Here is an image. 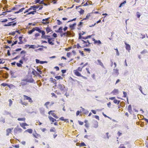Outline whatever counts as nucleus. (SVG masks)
Returning a JSON list of instances; mask_svg holds the SVG:
<instances>
[{"label": "nucleus", "instance_id": "20e7f679", "mask_svg": "<svg viewBox=\"0 0 148 148\" xmlns=\"http://www.w3.org/2000/svg\"><path fill=\"white\" fill-rule=\"evenodd\" d=\"M68 31H67L66 32H62L60 34V36L61 37H63L64 36H66V37H68L70 36V35L69 34V33L68 32Z\"/></svg>", "mask_w": 148, "mask_h": 148}, {"label": "nucleus", "instance_id": "e433bc0d", "mask_svg": "<svg viewBox=\"0 0 148 148\" xmlns=\"http://www.w3.org/2000/svg\"><path fill=\"white\" fill-rule=\"evenodd\" d=\"M10 73L11 75L12 76L11 77V78H15L16 77L15 76H13V74H14V72L12 71H10Z\"/></svg>", "mask_w": 148, "mask_h": 148}, {"label": "nucleus", "instance_id": "39448f33", "mask_svg": "<svg viewBox=\"0 0 148 148\" xmlns=\"http://www.w3.org/2000/svg\"><path fill=\"white\" fill-rule=\"evenodd\" d=\"M3 71L1 70L0 71V73L1 75H3V77L5 78V79L7 78L9 76V74H8L6 72V73H4L2 72V71Z\"/></svg>", "mask_w": 148, "mask_h": 148}, {"label": "nucleus", "instance_id": "4c0bfd02", "mask_svg": "<svg viewBox=\"0 0 148 148\" xmlns=\"http://www.w3.org/2000/svg\"><path fill=\"white\" fill-rule=\"evenodd\" d=\"M25 55L24 56L21 57V58L23 60V61L26 62L27 60V59L25 58Z\"/></svg>", "mask_w": 148, "mask_h": 148}, {"label": "nucleus", "instance_id": "bf43d9fd", "mask_svg": "<svg viewBox=\"0 0 148 148\" xmlns=\"http://www.w3.org/2000/svg\"><path fill=\"white\" fill-rule=\"evenodd\" d=\"M17 42H18L17 40H16L15 41H14V42L13 43H12V44L11 46H13L14 45H16V44H17Z\"/></svg>", "mask_w": 148, "mask_h": 148}, {"label": "nucleus", "instance_id": "7c9ffc66", "mask_svg": "<svg viewBox=\"0 0 148 148\" xmlns=\"http://www.w3.org/2000/svg\"><path fill=\"white\" fill-rule=\"evenodd\" d=\"M83 42V44H85L87 43H88L89 44H90L91 43H90L89 41V40H87V41H85L83 40H81Z\"/></svg>", "mask_w": 148, "mask_h": 148}, {"label": "nucleus", "instance_id": "338daca9", "mask_svg": "<svg viewBox=\"0 0 148 148\" xmlns=\"http://www.w3.org/2000/svg\"><path fill=\"white\" fill-rule=\"evenodd\" d=\"M33 71L32 72V74L33 75H35V72L36 71L34 69H32Z\"/></svg>", "mask_w": 148, "mask_h": 148}, {"label": "nucleus", "instance_id": "c756f323", "mask_svg": "<svg viewBox=\"0 0 148 148\" xmlns=\"http://www.w3.org/2000/svg\"><path fill=\"white\" fill-rule=\"evenodd\" d=\"M79 9H80V10L79 11V12L80 14H83L84 12V10L82 8H79Z\"/></svg>", "mask_w": 148, "mask_h": 148}, {"label": "nucleus", "instance_id": "0eeeda50", "mask_svg": "<svg viewBox=\"0 0 148 148\" xmlns=\"http://www.w3.org/2000/svg\"><path fill=\"white\" fill-rule=\"evenodd\" d=\"M74 73L78 77H82V75L81 73L78 71V70H75L74 71Z\"/></svg>", "mask_w": 148, "mask_h": 148}, {"label": "nucleus", "instance_id": "8fccbe9b", "mask_svg": "<svg viewBox=\"0 0 148 148\" xmlns=\"http://www.w3.org/2000/svg\"><path fill=\"white\" fill-rule=\"evenodd\" d=\"M123 97H126L127 96V94L126 92L125 91H123Z\"/></svg>", "mask_w": 148, "mask_h": 148}, {"label": "nucleus", "instance_id": "1a4fd4ad", "mask_svg": "<svg viewBox=\"0 0 148 148\" xmlns=\"http://www.w3.org/2000/svg\"><path fill=\"white\" fill-rule=\"evenodd\" d=\"M52 38H50L49 37V38H47V42L49 44L51 45H54V43L52 42V41H51L52 39Z\"/></svg>", "mask_w": 148, "mask_h": 148}, {"label": "nucleus", "instance_id": "a18cd8bd", "mask_svg": "<svg viewBox=\"0 0 148 148\" xmlns=\"http://www.w3.org/2000/svg\"><path fill=\"white\" fill-rule=\"evenodd\" d=\"M20 84L21 85L24 86H25V85L27 84V82H21Z\"/></svg>", "mask_w": 148, "mask_h": 148}, {"label": "nucleus", "instance_id": "dca6fc26", "mask_svg": "<svg viewBox=\"0 0 148 148\" xmlns=\"http://www.w3.org/2000/svg\"><path fill=\"white\" fill-rule=\"evenodd\" d=\"M40 114L42 115H44L45 114L44 110L43 108H40Z\"/></svg>", "mask_w": 148, "mask_h": 148}, {"label": "nucleus", "instance_id": "cd10ccee", "mask_svg": "<svg viewBox=\"0 0 148 148\" xmlns=\"http://www.w3.org/2000/svg\"><path fill=\"white\" fill-rule=\"evenodd\" d=\"M55 78L57 80H59L60 79H62L63 78L60 76H57L55 77Z\"/></svg>", "mask_w": 148, "mask_h": 148}, {"label": "nucleus", "instance_id": "f704fd0d", "mask_svg": "<svg viewBox=\"0 0 148 148\" xmlns=\"http://www.w3.org/2000/svg\"><path fill=\"white\" fill-rule=\"evenodd\" d=\"M36 70L39 73H40L41 74H42V72L40 69L38 68V67H37Z\"/></svg>", "mask_w": 148, "mask_h": 148}, {"label": "nucleus", "instance_id": "603ef678", "mask_svg": "<svg viewBox=\"0 0 148 148\" xmlns=\"http://www.w3.org/2000/svg\"><path fill=\"white\" fill-rule=\"evenodd\" d=\"M52 36L54 38H56L58 36L57 34L56 33H54L52 34Z\"/></svg>", "mask_w": 148, "mask_h": 148}, {"label": "nucleus", "instance_id": "6ab92c4d", "mask_svg": "<svg viewBox=\"0 0 148 148\" xmlns=\"http://www.w3.org/2000/svg\"><path fill=\"white\" fill-rule=\"evenodd\" d=\"M32 132H33V130L32 129H27V130H26L25 131V132H28V133H29L30 134H32Z\"/></svg>", "mask_w": 148, "mask_h": 148}, {"label": "nucleus", "instance_id": "bb28decb", "mask_svg": "<svg viewBox=\"0 0 148 148\" xmlns=\"http://www.w3.org/2000/svg\"><path fill=\"white\" fill-rule=\"evenodd\" d=\"M126 3V0L124 1L123 2H122L121 3L119 4V8L121 7L122 6V5L123 4H125V3Z\"/></svg>", "mask_w": 148, "mask_h": 148}, {"label": "nucleus", "instance_id": "473e14b6", "mask_svg": "<svg viewBox=\"0 0 148 148\" xmlns=\"http://www.w3.org/2000/svg\"><path fill=\"white\" fill-rule=\"evenodd\" d=\"M90 13L88 14H87V15H86V18H83V19L81 21H82L84 20H86L88 18H89V17H90Z\"/></svg>", "mask_w": 148, "mask_h": 148}, {"label": "nucleus", "instance_id": "a19ab883", "mask_svg": "<svg viewBox=\"0 0 148 148\" xmlns=\"http://www.w3.org/2000/svg\"><path fill=\"white\" fill-rule=\"evenodd\" d=\"M57 24L58 25H60L62 24V22L60 21L58 19L57 20Z\"/></svg>", "mask_w": 148, "mask_h": 148}, {"label": "nucleus", "instance_id": "680f3d73", "mask_svg": "<svg viewBox=\"0 0 148 148\" xmlns=\"http://www.w3.org/2000/svg\"><path fill=\"white\" fill-rule=\"evenodd\" d=\"M9 106H11L12 104V101L11 99H10L9 100Z\"/></svg>", "mask_w": 148, "mask_h": 148}, {"label": "nucleus", "instance_id": "052dcab7", "mask_svg": "<svg viewBox=\"0 0 148 148\" xmlns=\"http://www.w3.org/2000/svg\"><path fill=\"white\" fill-rule=\"evenodd\" d=\"M85 146H86V145L84 142H82L81 143L80 145V147Z\"/></svg>", "mask_w": 148, "mask_h": 148}, {"label": "nucleus", "instance_id": "de8ad7c7", "mask_svg": "<svg viewBox=\"0 0 148 148\" xmlns=\"http://www.w3.org/2000/svg\"><path fill=\"white\" fill-rule=\"evenodd\" d=\"M8 84H7V83H2V84H1V85L2 86H8Z\"/></svg>", "mask_w": 148, "mask_h": 148}, {"label": "nucleus", "instance_id": "423d86ee", "mask_svg": "<svg viewBox=\"0 0 148 148\" xmlns=\"http://www.w3.org/2000/svg\"><path fill=\"white\" fill-rule=\"evenodd\" d=\"M93 123L94 124V126L93 127L95 128H97L98 126V123L95 120H92Z\"/></svg>", "mask_w": 148, "mask_h": 148}, {"label": "nucleus", "instance_id": "5fc2aeb1", "mask_svg": "<svg viewBox=\"0 0 148 148\" xmlns=\"http://www.w3.org/2000/svg\"><path fill=\"white\" fill-rule=\"evenodd\" d=\"M50 132H56V130L55 128L54 127H53V128H51L50 130Z\"/></svg>", "mask_w": 148, "mask_h": 148}, {"label": "nucleus", "instance_id": "5701e85b", "mask_svg": "<svg viewBox=\"0 0 148 148\" xmlns=\"http://www.w3.org/2000/svg\"><path fill=\"white\" fill-rule=\"evenodd\" d=\"M25 117L18 118L17 119V120L18 121H25Z\"/></svg>", "mask_w": 148, "mask_h": 148}, {"label": "nucleus", "instance_id": "4d7b16f0", "mask_svg": "<svg viewBox=\"0 0 148 148\" xmlns=\"http://www.w3.org/2000/svg\"><path fill=\"white\" fill-rule=\"evenodd\" d=\"M93 117H94L96 119L99 120V117L98 115H93Z\"/></svg>", "mask_w": 148, "mask_h": 148}, {"label": "nucleus", "instance_id": "9d476101", "mask_svg": "<svg viewBox=\"0 0 148 148\" xmlns=\"http://www.w3.org/2000/svg\"><path fill=\"white\" fill-rule=\"evenodd\" d=\"M24 97L25 98V99L27 100H28L29 102H30V103H32V102L33 101L32 99L30 97L25 95H24Z\"/></svg>", "mask_w": 148, "mask_h": 148}, {"label": "nucleus", "instance_id": "79ce46f5", "mask_svg": "<svg viewBox=\"0 0 148 148\" xmlns=\"http://www.w3.org/2000/svg\"><path fill=\"white\" fill-rule=\"evenodd\" d=\"M13 129V128L12 129L8 128L6 130V132L9 133H10L11 132L12 130Z\"/></svg>", "mask_w": 148, "mask_h": 148}, {"label": "nucleus", "instance_id": "4468645a", "mask_svg": "<svg viewBox=\"0 0 148 148\" xmlns=\"http://www.w3.org/2000/svg\"><path fill=\"white\" fill-rule=\"evenodd\" d=\"M125 48L126 50L130 51V45L127 44L126 42H125Z\"/></svg>", "mask_w": 148, "mask_h": 148}, {"label": "nucleus", "instance_id": "ea45409f", "mask_svg": "<svg viewBox=\"0 0 148 148\" xmlns=\"http://www.w3.org/2000/svg\"><path fill=\"white\" fill-rule=\"evenodd\" d=\"M0 121L2 122L3 123H4L5 122V119L1 117L0 118Z\"/></svg>", "mask_w": 148, "mask_h": 148}, {"label": "nucleus", "instance_id": "f257e3e1", "mask_svg": "<svg viewBox=\"0 0 148 148\" xmlns=\"http://www.w3.org/2000/svg\"><path fill=\"white\" fill-rule=\"evenodd\" d=\"M82 32L83 33V34H82L81 33H80L79 34V39H82L84 40H86V39H88L89 38H90L91 37L92 35H88L86 37H84L82 36V35H83L84 34H86V32H85L82 31Z\"/></svg>", "mask_w": 148, "mask_h": 148}, {"label": "nucleus", "instance_id": "2f4dec72", "mask_svg": "<svg viewBox=\"0 0 148 148\" xmlns=\"http://www.w3.org/2000/svg\"><path fill=\"white\" fill-rule=\"evenodd\" d=\"M8 87L10 88H14L15 87V86L14 85L12 84H8Z\"/></svg>", "mask_w": 148, "mask_h": 148}, {"label": "nucleus", "instance_id": "f3484780", "mask_svg": "<svg viewBox=\"0 0 148 148\" xmlns=\"http://www.w3.org/2000/svg\"><path fill=\"white\" fill-rule=\"evenodd\" d=\"M46 32H47V34L49 32H50L52 31V30H51V28L48 27L46 28Z\"/></svg>", "mask_w": 148, "mask_h": 148}, {"label": "nucleus", "instance_id": "774afa93", "mask_svg": "<svg viewBox=\"0 0 148 148\" xmlns=\"http://www.w3.org/2000/svg\"><path fill=\"white\" fill-rule=\"evenodd\" d=\"M83 68V67H78L77 69V70H78V71H82V69Z\"/></svg>", "mask_w": 148, "mask_h": 148}, {"label": "nucleus", "instance_id": "393cba45", "mask_svg": "<svg viewBox=\"0 0 148 148\" xmlns=\"http://www.w3.org/2000/svg\"><path fill=\"white\" fill-rule=\"evenodd\" d=\"M94 44H101V42L100 40H96L95 42H94Z\"/></svg>", "mask_w": 148, "mask_h": 148}, {"label": "nucleus", "instance_id": "6e6552de", "mask_svg": "<svg viewBox=\"0 0 148 148\" xmlns=\"http://www.w3.org/2000/svg\"><path fill=\"white\" fill-rule=\"evenodd\" d=\"M39 7V6L38 5H34L33 6H31L29 8V9H31V10L33 9V10H35V9H38Z\"/></svg>", "mask_w": 148, "mask_h": 148}, {"label": "nucleus", "instance_id": "49530a36", "mask_svg": "<svg viewBox=\"0 0 148 148\" xmlns=\"http://www.w3.org/2000/svg\"><path fill=\"white\" fill-rule=\"evenodd\" d=\"M16 64L18 67H22V64H21L19 62L16 63Z\"/></svg>", "mask_w": 148, "mask_h": 148}, {"label": "nucleus", "instance_id": "09e8293b", "mask_svg": "<svg viewBox=\"0 0 148 148\" xmlns=\"http://www.w3.org/2000/svg\"><path fill=\"white\" fill-rule=\"evenodd\" d=\"M147 52V51L146 50H144L143 51L141 52V54H143L146 53Z\"/></svg>", "mask_w": 148, "mask_h": 148}, {"label": "nucleus", "instance_id": "4be33fe9", "mask_svg": "<svg viewBox=\"0 0 148 148\" xmlns=\"http://www.w3.org/2000/svg\"><path fill=\"white\" fill-rule=\"evenodd\" d=\"M119 91L118 89H115L113 91H112L111 92V93L113 94L114 95L115 93H117Z\"/></svg>", "mask_w": 148, "mask_h": 148}, {"label": "nucleus", "instance_id": "f8f14e48", "mask_svg": "<svg viewBox=\"0 0 148 148\" xmlns=\"http://www.w3.org/2000/svg\"><path fill=\"white\" fill-rule=\"evenodd\" d=\"M14 21H12L8 23L9 26H12L13 27L15 26L17 23L16 22H14Z\"/></svg>", "mask_w": 148, "mask_h": 148}, {"label": "nucleus", "instance_id": "3c124183", "mask_svg": "<svg viewBox=\"0 0 148 148\" xmlns=\"http://www.w3.org/2000/svg\"><path fill=\"white\" fill-rule=\"evenodd\" d=\"M32 14L34 15V12L33 11H30V12H28L27 14H26V15H29L30 14Z\"/></svg>", "mask_w": 148, "mask_h": 148}, {"label": "nucleus", "instance_id": "37998d69", "mask_svg": "<svg viewBox=\"0 0 148 148\" xmlns=\"http://www.w3.org/2000/svg\"><path fill=\"white\" fill-rule=\"evenodd\" d=\"M21 57V56L20 55H18L16 57H14L13 58L12 60H16L19 58H20Z\"/></svg>", "mask_w": 148, "mask_h": 148}, {"label": "nucleus", "instance_id": "aec40b11", "mask_svg": "<svg viewBox=\"0 0 148 148\" xmlns=\"http://www.w3.org/2000/svg\"><path fill=\"white\" fill-rule=\"evenodd\" d=\"M45 19H43L42 20V23L43 24L46 25V24H49V21H47V22H45Z\"/></svg>", "mask_w": 148, "mask_h": 148}, {"label": "nucleus", "instance_id": "0e129e2a", "mask_svg": "<svg viewBox=\"0 0 148 148\" xmlns=\"http://www.w3.org/2000/svg\"><path fill=\"white\" fill-rule=\"evenodd\" d=\"M127 110H132L131 105H129L128 106Z\"/></svg>", "mask_w": 148, "mask_h": 148}, {"label": "nucleus", "instance_id": "13d9d810", "mask_svg": "<svg viewBox=\"0 0 148 148\" xmlns=\"http://www.w3.org/2000/svg\"><path fill=\"white\" fill-rule=\"evenodd\" d=\"M35 61L37 64H40V63L41 62V61L38 59H36L35 60Z\"/></svg>", "mask_w": 148, "mask_h": 148}, {"label": "nucleus", "instance_id": "b1692460", "mask_svg": "<svg viewBox=\"0 0 148 148\" xmlns=\"http://www.w3.org/2000/svg\"><path fill=\"white\" fill-rule=\"evenodd\" d=\"M33 135L36 138H37V136L38 137H40V135L39 134H37L36 133H35V134H34V133H33Z\"/></svg>", "mask_w": 148, "mask_h": 148}, {"label": "nucleus", "instance_id": "c03bdc74", "mask_svg": "<svg viewBox=\"0 0 148 148\" xmlns=\"http://www.w3.org/2000/svg\"><path fill=\"white\" fill-rule=\"evenodd\" d=\"M68 32L69 33V34L70 35V36H75V34L73 32H72L71 33H70L69 31H68Z\"/></svg>", "mask_w": 148, "mask_h": 148}, {"label": "nucleus", "instance_id": "2eb2a0df", "mask_svg": "<svg viewBox=\"0 0 148 148\" xmlns=\"http://www.w3.org/2000/svg\"><path fill=\"white\" fill-rule=\"evenodd\" d=\"M48 118L50 121H51L53 123L55 121H56V119L53 118L51 116H48Z\"/></svg>", "mask_w": 148, "mask_h": 148}, {"label": "nucleus", "instance_id": "58836bf2", "mask_svg": "<svg viewBox=\"0 0 148 148\" xmlns=\"http://www.w3.org/2000/svg\"><path fill=\"white\" fill-rule=\"evenodd\" d=\"M35 49V45H29V49Z\"/></svg>", "mask_w": 148, "mask_h": 148}, {"label": "nucleus", "instance_id": "412c9836", "mask_svg": "<svg viewBox=\"0 0 148 148\" xmlns=\"http://www.w3.org/2000/svg\"><path fill=\"white\" fill-rule=\"evenodd\" d=\"M34 28L35 29H34L35 30L38 32L39 33L40 32V31H41L40 28L38 27H35Z\"/></svg>", "mask_w": 148, "mask_h": 148}, {"label": "nucleus", "instance_id": "c9c22d12", "mask_svg": "<svg viewBox=\"0 0 148 148\" xmlns=\"http://www.w3.org/2000/svg\"><path fill=\"white\" fill-rule=\"evenodd\" d=\"M84 51H85L88 52L89 53H90V49L89 48H84Z\"/></svg>", "mask_w": 148, "mask_h": 148}, {"label": "nucleus", "instance_id": "c85d7f7f", "mask_svg": "<svg viewBox=\"0 0 148 148\" xmlns=\"http://www.w3.org/2000/svg\"><path fill=\"white\" fill-rule=\"evenodd\" d=\"M35 31V30L34 29V28H33L32 30H30L28 31V34H32Z\"/></svg>", "mask_w": 148, "mask_h": 148}, {"label": "nucleus", "instance_id": "a211bd4d", "mask_svg": "<svg viewBox=\"0 0 148 148\" xmlns=\"http://www.w3.org/2000/svg\"><path fill=\"white\" fill-rule=\"evenodd\" d=\"M97 61L99 65L102 66L103 68H104V66L103 65V63L101 62L100 60H98Z\"/></svg>", "mask_w": 148, "mask_h": 148}, {"label": "nucleus", "instance_id": "6e6d98bb", "mask_svg": "<svg viewBox=\"0 0 148 148\" xmlns=\"http://www.w3.org/2000/svg\"><path fill=\"white\" fill-rule=\"evenodd\" d=\"M72 49V47H70L68 48H65V50L67 51H69Z\"/></svg>", "mask_w": 148, "mask_h": 148}, {"label": "nucleus", "instance_id": "72a5a7b5", "mask_svg": "<svg viewBox=\"0 0 148 148\" xmlns=\"http://www.w3.org/2000/svg\"><path fill=\"white\" fill-rule=\"evenodd\" d=\"M28 82L30 83H33L34 82V80L32 78H31L29 79H28Z\"/></svg>", "mask_w": 148, "mask_h": 148}, {"label": "nucleus", "instance_id": "e2e57ef3", "mask_svg": "<svg viewBox=\"0 0 148 148\" xmlns=\"http://www.w3.org/2000/svg\"><path fill=\"white\" fill-rule=\"evenodd\" d=\"M114 72L116 73L119 74V70L117 69H114Z\"/></svg>", "mask_w": 148, "mask_h": 148}, {"label": "nucleus", "instance_id": "9b49d317", "mask_svg": "<svg viewBox=\"0 0 148 148\" xmlns=\"http://www.w3.org/2000/svg\"><path fill=\"white\" fill-rule=\"evenodd\" d=\"M62 30V27H60L59 28L58 30H55V32L56 33H60V34L61 33H62L63 32Z\"/></svg>", "mask_w": 148, "mask_h": 148}, {"label": "nucleus", "instance_id": "864d4df0", "mask_svg": "<svg viewBox=\"0 0 148 148\" xmlns=\"http://www.w3.org/2000/svg\"><path fill=\"white\" fill-rule=\"evenodd\" d=\"M115 49V50H116V55L118 56H119V53L118 51V49L117 48H116V49Z\"/></svg>", "mask_w": 148, "mask_h": 148}, {"label": "nucleus", "instance_id": "f03ea898", "mask_svg": "<svg viewBox=\"0 0 148 148\" xmlns=\"http://www.w3.org/2000/svg\"><path fill=\"white\" fill-rule=\"evenodd\" d=\"M57 88L59 89L61 91H65V87L63 84H61L60 83L58 85Z\"/></svg>", "mask_w": 148, "mask_h": 148}, {"label": "nucleus", "instance_id": "7ed1b4c3", "mask_svg": "<svg viewBox=\"0 0 148 148\" xmlns=\"http://www.w3.org/2000/svg\"><path fill=\"white\" fill-rule=\"evenodd\" d=\"M19 127L18 125H17L16 127H15L14 129V132L15 134H17L18 132H21L23 130L21 128H18V127Z\"/></svg>", "mask_w": 148, "mask_h": 148}, {"label": "nucleus", "instance_id": "69168bd1", "mask_svg": "<svg viewBox=\"0 0 148 148\" xmlns=\"http://www.w3.org/2000/svg\"><path fill=\"white\" fill-rule=\"evenodd\" d=\"M39 33H41L42 35H45V31L43 30H41V31H40V32Z\"/></svg>", "mask_w": 148, "mask_h": 148}, {"label": "nucleus", "instance_id": "ddd939ff", "mask_svg": "<svg viewBox=\"0 0 148 148\" xmlns=\"http://www.w3.org/2000/svg\"><path fill=\"white\" fill-rule=\"evenodd\" d=\"M76 25V23H74L72 24H70L69 25V27L72 30L75 29V27Z\"/></svg>", "mask_w": 148, "mask_h": 148}, {"label": "nucleus", "instance_id": "a878e982", "mask_svg": "<svg viewBox=\"0 0 148 148\" xmlns=\"http://www.w3.org/2000/svg\"><path fill=\"white\" fill-rule=\"evenodd\" d=\"M51 115L56 119H57L58 118V117L57 116L56 114L53 112H52L51 113Z\"/></svg>", "mask_w": 148, "mask_h": 148}]
</instances>
